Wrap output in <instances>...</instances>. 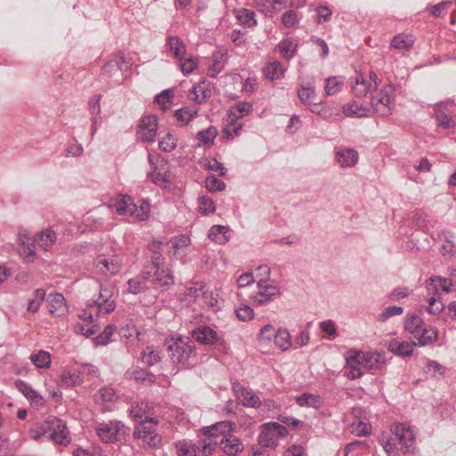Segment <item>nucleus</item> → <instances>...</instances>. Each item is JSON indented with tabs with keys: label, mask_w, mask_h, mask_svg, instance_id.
<instances>
[{
	"label": "nucleus",
	"mask_w": 456,
	"mask_h": 456,
	"mask_svg": "<svg viewBox=\"0 0 456 456\" xmlns=\"http://www.w3.org/2000/svg\"><path fill=\"white\" fill-rule=\"evenodd\" d=\"M29 434L34 440L46 436L49 440L61 445H68L71 441L66 423L53 416L48 417L43 422L36 423L31 428Z\"/></svg>",
	"instance_id": "1"
},
{
	"label": "nucleus",
	"mask_w": 456,
	"mask_h": 456,
	"mask_svg": "<svg viewBox=\"0 0 456 456\" xmlns=\"http://www.w3.org/2000/svg\"><path fill=\"white\" fill-rule=\"evenodd\" d=\"M415 444L412 429L404 424H396L392 428L391 436L382 440V445L387 456H399L398 452H409Z\"/></svg>",
	"instance_id": "2"
},
{
	"label": "nucleus",
	"mask_w": 456,
	"mask_h": 456,
	"mask_svg": "<svg viewBox=\"0 0 456 456\" xmlns=\"http://www.w3.org/2000/svg\"><path fill=\"white\" fill-rule=\"evenodd\" d=\"M142 279L147 281L155 290L166 291L174 283L170 269L165 266L159 256H154L151 264L142 272Z\"/></svg>",
	"instance_id": "3"
},
{
	"label": "nucleus",
	"mask_w": 456,
	"mask_h": 456,
	"mask_svg": "<svg viewBox=\"0 0 456 456\" xmlns=\"http://www.w3.org/2000/svg\"><path fill=\"white\" fill-rule=\"evenodd\" d=\"M167 352L173 362L190 366L196 359V347L194 342L189 338L177 337L167 340Z\"/></svg>",
	"instance_id": "4"
},
{
	"label": "nucleus",
	"mask_w": 456,
	"mask_h": 456,
	"mask_svg": "<svg viewBox=\"0 0 456 456\" xmlns=\"http://www.w3.org/2000/svg\"><path fill=\"white\" fill-rule=\"evenodd\" d=\"M404 328L412 336L414 345L425 346L433 344L437 339V330L430 325H426L423 320L416 314L406 317Z\"/></svg>",
	"instance_id": "5"
},
{
	"label": "nucleus",
	"mask_w": 456,
	"mask_h": 456,
	"mask_svg": "<svg viewBox=\"0 0 456 456\" xmlns=\"http://www.w3.org/2000/svg\"><path fill=\"white\" fill-rule=\"evenodd\" d=\"M110 207L120 216H133L140 221L147 219L150 213V204L148 202L142 201L137 206L129 195H118L116 199L110 200Z\"/></svg>",
	"instance_id": "6"
},
{
	"label": "nucleus",
	"mask_w": 456,
	"mask_h": 456,
	"mask_svg": "<svg viewBox=\"0 0 456 456\" xmlns=\"http://www.w3.org/2000/svg\"><path fill=\"white\" fill-rule=\"evenodd\" d=\"M95 431L99 439L104 444H114L126 440L130 428L119 420L99 423Z\"/></svg>",
	"instance_id": "7"
},
{
	"label": "nucleus",
	"mask_w": 456,
	"mask_h": 456,
	"mask_svg": "<svg viewBox=\"0 0 456 456\" xmlns=\"http://www.w3.org/2000/svg\"><path fill=\"white\" fill-rule=\"evenodd\" d=\"M287 428L276 422H268L261 427L258 444L262 447H276L280 438L286 436Z\"/></svg>",
	"instance_id": "8"
},
{
	"label": "nucleus",
	"mask_w": 456,
	"mask_h": 456,
	"mask_svg": "<svg viewBox=\"0 0 456 456\" xmlns=\"http://www.w3.org/2000/svg\"><path fill=\"white\" fill-rule=\"evenodd\" d=\"M155 422H139L134 430V437L141 440L142 445L148 448H156L161 443V436L156 432Z\"/></svg>",
	"instance_id": "9"
},
{
	"label": "nucleus",
	"mask_w": 456,
	"mask_h": 456,
	"mask_svg": "<svg viewBox=\"0 0 456 456\" xmlns=\"http://www.w3.org/2000/svg\"><path fill=\"white\" fill-rule=\"evenodd\" d=\"M395 92L392 83L386 85L379 93L372 94L370 98L371 108L381 116H387L391 113L393 103L391 94Z\"/></svg>",
	"instance_id": "10"
},
{
	"label": "nucleus",
	"mask_w": 456,
	"mask_h": 456,
	"mask_svg": "<svg viewBox=\"0 0 456 456\" xmlns=\"http://www.w3.org/2000/svg\"><path fill=\"white\" fill-rule=\"evenodd\" d=\"M235 428V423L228 420L219 421L211 426L203 427L201 428V433L204 437L200 439L199 441L209 444H216V447H221V439L217 437V435L215 433V429H220L221 434L224 431H233Z\"/></svg>",
	"instance_id": "11"
},
{
	"label": "nucleus",
	"mask_w": 456,
	"mask_h": 456,
	"mask_svg": "<svg viewBox=\"0 0 456 456\" xmlns=\"http://www.w3.org/2000/svg\"><path fill=\"white\" fill-rule=\"evenodd\" d=\"M158 130V119L155 115L142 117L136 133L137 139L142 142H153Z\"/></svg>",
	"instance_id": "12"
},
{
	"label": "nucleus",
	"mask_w": 456,
	"mask_h": 456,
	"mask_svg": "<svg viewBox=\"0 0 456 456\" xmlns=\"http://www.w3.org/2000/svg\"><path fill=\"white\" fill-rule=\"evenodd\" d=\"M112 286H101L99 297L96 300H89L88 307L97 306L100 313L110 314L116 308V304L110 298L113 296Z\"/></svg>",
	"instance_id": "13"
},
{
	"label": "nucleus",
	"mask_w": 456,
	"mask_h": 456,
	"mask_svg": "<svg viewBox=\"0 0 456 456\" xmlns=\"http://www.w3.org/2000/svg\"><path fill=\"white\" fill-rule=\"evenodd\" d=\"M97 270L102 274L115 275L122 267V259L117 255H100L95 260Z\"/></svg>",
	"instance_id": "14"
},
{
	"label": "nucleus",
	"mask_w": 456,
	"mask_h": 456,
	"mask_svg": "<svg viewBox=\"0 0 456 456\" xmlns=\"http://www.w3.org/2000/svg\"><path fill=\"white\" fill-rule=\"evenodd\" d=\"M258 292H256L252 299L258 305H265L281 293L280 287L275 284L269 283L266 280L261 279L257 282Z\"/></svg>",
	"instance_id": "15"
},
{
	"label": "nucleus",
	"mask_w": 456,
	"mask_h": 456,
	"mask_svg": "<svg viewBox=\"0 0 456 456\" xmlns=\"http://www.w3.org/2000/svg\"><path fill=\"white\" fill-rule=\"evenodd\" d=\"M191 338L202 345L223 346L224 340L208 326H200L191 331Z\"/></svg>",
	"instance_id": "16"
},
{
	"label": "nucleus",
	"mask_w": 456,
	"mask_h": 456,
	"mask_svg": "<svg viewBox=\"0 0 456 456\" xmlns=\"http://www.w3.org/2000/svg\"><path fill=\"white\" fill-rule=\"evenodd\" d=\"M232 389L237 399L246 407L259 408L261 400L258 395H255L251 390L244 387L240 383H234Z\"/></svg>",
	"instance_id": "17"
},
{
	"label": "nucleus",
	"mask_w": 456,
	"mask_h": 456,
	"mask_svg": "<svg viewBox=\"0 0 456 456\" xmlns=\"http://www.w3.org/2000/svg\"><path fill=\"white\" fill-rule=\"evenodd\" d=\"M382 357L377 353L354 352L352 361L367 370H376L381 364Z\"/></svg>",
	"instance_id": "18"
},
{
	"label": "nucleus",
	"mask_w": 456,
	"mask_h": 456,
	"mask_svg": "<svg viewBox=\"0 0 456 456\" xmlns=\"http://www.w3.org/2000/svg\"><path fill=\"white\" fill-rule=\"evenodd\" d=\"M152 407L148 403L142 402L132 405L130 408V416L135 420L141 419L140 422H155L159 424V419L152 416Z\"/></svg>",
	"instance_id": "19"
},
{
	"label": "nucleus",
	"mask_w": 456,
	"mask_h": 456,
	"mask_svg": "<svg viewBox=\"0 0 456 456\" xmlns=\"http://www.w3.org/2000/svg\"><path fill=\"white\" fill-rule=\"evenodd\" d=\"M386 346L387 350L394 354L407 357L412 354L413 346L415 345L413 342L410 343L408 341H401L398 338H392L387 342Z\"/></svg>",
	"instance_id": "20"
},
{
	"label": "nucleus",
	"mask_w": 456,
	"mask_h": 456,
	"mask_svg": "<svg viewBox=\"0 0 456 456\" xmlns=\"http://www.w3.org/2000/svg\"><path fill=\"white\" fill-rule=\"evenodd\" d=\"M297 95L303 104H313V108H311L313 112L317 110L318 106L316 103H314L315 98V87L314 79L307 82L306 84L301 85L300 88L298 89Z\"/></svg>",
	"instance_id": "21"
},
{
	"label": "nucleus",
	"mask_w": 456,
	"mask_h": 456,
	"mask_svg": "<svg viewBox=\"0 0 456 456\" xmlns=\"http://www.w3.org/2000/svg\"><path fill=\"white\" fill-rule=\"evenodd\" d=\"M49 312L55 316L64 315L68 307L64 297L60 293L49 294L47 297Z\"/></svg>",
	"instance_id": "22"
},
{
	"label": "nucleus",
	"mask_w": 456,
	"mask_h": 456,
	"mask_svg": "<svg viewBox=\"0 0 456 456\" xmlns=\"http://www.w3.org/2000/svg\"><path fill=\"white\" fill-rule=\"evenodd\" d=\"M243 448L244 446L241 441L231 433L221 440L222 451L230 456L237 455L243 451Z\"/></svg>",
	"instance_id": "23"
},
{
	"label": "nucleus",
	"mask_w": 456,
	"mask_h": 456,
	"mask_svg": "<svg viewBox=\"0 0 456 456\" xmlns=\"http://www.w3.org/2000/svg\"><path fill=\"white\" fill-rule=\"evenodd\" d=\"M16 388L21 392L24 396L36 406H41L44 404V398L38 395L28 384L24 381L19 380L15 384Z\"/></svg>",
	"instance_id": "24"
},
{
	"label": "nucleus",
	"mask_w": 456,
	"mask_h": 456,
	"mask_svg": "<svg viewBox=\"0 0 456 456\" xmlns=\"http://www.w3.org/2000/svg\"><path fill=\"white\" fill-rule=\"evenodd\" d=\"M336 160L341 167H352L358 162V153L354 149H344L336 153Z\"/></svg>",
	"instance_id": "25"
},
{
	"label": "nucleus",
	"mask_w": 456,
	"mask_h": 456,
	"mask_svg": "<svg viewBox=\"0 0 456 456\" xmlns=\"http://www.w3.org/2000/svg\"><path fill=\"white\" fill-rule=\"evenodd\" d=\"M167 45L170 53L179 61H182L186 53V46L178 37H169Z\"/></svg>",
	"instance_id": "26"
},
{
	"label": "nucleus",
	"mask_w": 456,
	"mask_h": 456,
	"mask_svg": "<svg viewBox=\"0 0 456 456\" xmlns=\"http://www.w3.org/2000/svg\"><path fill=\"white\" fill-rule=\"evenodd\" d=\"M372 90L370 83L361 73L356 77L352 86V92L356 97H364Z\"/></svg>",
	"instance_id": "27"
},
{
	"label": "nucleus",
	"mask_w": 456,
	"mask_h": 456,
	"mask_svg": "<svg viewBox=\"0 0 456 456\" xmlns=\"http://www.w3.org/2000/svg\"><path fill=\"white\" fill-rule=\"evenodd\" d=\"M297 404L300 407H312L318 409L322 406V398L318 395L304 393L295 397Z\"/></svg>",
	"instance_id": "28"
},
{
	"label": "nucleus",
	"mask_w": 456,
	"mask_h": 456,
	"mask_svg": "<svg viewBox=\"0 0 456 456\" xmlns=\"http://www.w3.org/2000/svg\"><path fill=\"white\" fill-rule=\"evenodd\" d=\"M427 287L430 289V287H434V289L437 291L440 289L443 292L449 293L452 290L454 287V282L452 279L444 278L441 276L431 277L427 281Z\"/></svg>",
	"instance_id": "29"
},
{
	"label": "nucleus",
	"mask_w": 456,
	"mask_h": 456,
	"mask_svg": "<svg viewBox=\"0 0 456 456\" xmlns=\"http://www.w3.org/2000/svg\"><path fill=\"white\" fill-rule=\"evenodd\" d=\"M178 456H198L200 446L188 440L178 441L175 444Z\"/></svg>",
	"instance_id": "30"
},
{
	"label": "nucleus",
	"mask_w": 456,
	"mask_h": 456,
	"mask_svg": "<svg viewBox=\"0 0 456 456\" xmlns=\"http://www.w3.org/2000/svg\"><path fill=\"white\" fill-rule=\"evenodd\" d=\"M56 239L57 235L55 232L47 229L37 234V238L35 239V242L39 248H43L44 250H47L55 242Z\"/></svg>",
	"instance_id": "31"
},
{
	"label": "nucleus",
	"mask_w": 456,
	"mask_h": 456,
	"mask_svg": "<svg viewBox=\"0 0 456 456\" xmlns=\"http://www.w3.org/2000/svg\"><path fill=\"white\" fill-rule=\"evenodd\" d=\"M229 229L224 225H213L208 232V238L219 244H225L230 237Z\"/></svg>",
	"instance_id": "32"
},
{
	"label": "nucleus",
	"mask_w": 456,
	"mask_h": 456,
	"mask_svg": "<svg viewBox=\"0 0 456 456\" xmlns=\"http://www.w3.org/2000/svg\"><path fill=\"white\" fill-rule=\"evenodd\" d=\"M371 110L357 103L346 104L343 107V113L347 117L365 118L369 117Z\"/></svg>",
	"instance_id": "33"
},
{
	"label": "nucleus",
	"mask_w": 456,
	"mask_h": 456,
	"mask_svg": "<svg viewBox=\"0 0 456 456\" xmlns=\"http://www.w3.org/2000/svg\"><path fill=\"white\" fill-rule=\"evenodd\" d=\"M253 110V106L250 102H240L230 108L228 111L229 117H232L236 119H240Z\"/></svg>",
	"instance_id": "34"
},
{
	"label": "nucleus",
	"mask_w": 456,
	"mask_h": 456,
	"mask_svg": "<svg viewBox=\"0 0 456 456\" xmlns=\"http://www.w3.org/2000/svg\"><path fill=\"white\" fill-rule=\"evenodd\" d=\"M273 342L276 346L282 351L289 349L292 342L289 330L286 329H279L275 333Z\"/></svg>",
	"instance_id": "35"
},
{
	"label": "nucleus",
	"mask_w": 456,
	"mask_h": 456,
	"mask_svg": "<svg viewBox=\"0 0 456 456\" xmlns=\"http://www.w3.org/2000/svg\"><path fill=\"white\" fill-rule=\"evenodd\" d=\"M218 132L215 126H209L208 128L200 131L197 134V139L199 140V145H203L207 147H210L214 144V140L216 139Z\"/></svg>",
	"instance_id": "36"
},
{
	"label": "nucleus",
	"mask_w": 456,
	"mask_h": 456,
	"mask_svg": "<svg viewBox=\"0 0 456 456\" xmlns=\"http://www.w3.org/2000/svg\"><path fill=\"white\" fill-rule=\"evenodd\" d=\"M285 69L279 61H273L264 68V73L269 80L280 79L283 77Z\"/></svg>",
	"instance_id": "37"
},
{
	"label": "nucleus",
	"mask_w": 456,
	"mask_h": 456,
	"mask_svg": "<svg viewBox=\"0 0 456 456\" xmlns=\"http://www.w3.org/2000/svg\"><path fill=\"white\" fill-rule=\"evenodd\" d=\"M204 289H206V286L202 282L199 281L191 283L185 289V299L189 302L200 300L201 295H204Z\"/></svg>",
	"instance_id": "38"
},
{
	"label": "nucleus",
	"mask_w": 456,
	"mask_h": 456,
	"mask_svg": "<svg viewBox=\"0 0 456 456\" xmlns=\"http://www.w3.org/2000/svg\"><path fill=\"white\" fill-rule=\"evenodd\" d=\"M83 382V379H81V374L78 371H64L61 376V379L59 381V386L61 387H69L72 386L78 385Z\"/></svg>",
	"instance_id": "39"
},
{
	"label": "nucleus",
	"mask_w": 456,
	"mask_h": 456,
	"mask_svg": "<svg viewBox=\"0 0 456 456\" xmlns=\"http://www.w3.org/2000/svg\"><path fill=\"white\" fill-rule=\"evenodd\" d=\"M31 362L39 369L49 368L51 365V354L50 353L40 350L38 353L31 354L29 356Z\"/></svg>",
	"instance_id": "40"
},
{
	"label": "nucleus",
	"mask_w": 456,
	"mask_h": 456,
	"mask_svg": "<svg viewBox=\"0 0 456 456\" xmlns=\"http://www.w3.org/2000/svg\"><path fill=\"white\" fill-rule=\"evenodd\" d=\"M238 21L244 26L253 27L256 24L255 12L251 10L241 8L235 11Z\"/></svg>",
	"instance_id": "41"
},
{
	"label": "nucleus",
	"mask_w": 456,
	"mask_h": 456,
	"mask_svg": "<svg viewBox=\"0 0 456 456\" xmlns=\"http://www.w3.org/2000/svg\"><path fill=\"white\" fill-rule=\"evenodd\" d=\"M279 51L286 60H290L295 55L297 50L296 41L292 38L282 40L278 45Z\"/></svg>",
	"instance_id": "42"
},
{
	"label": "nucleus",
	"mask_w": 456,
	"mask_h": 456,
	"mask_svg": "<svg viewBox=\"0 0 456 456\" xmlns=\"http://www.w3.org/2000/svg\"><path fill=\"white\" fill-rule=\"evenodd\" d=\"M198 114L197 109L182 108L177 110L175 113V117L180 126L187 125L194 117Z\"/></svg>",
	"instance_id": "43"
},
{
	"label": "nucleus",
	"mask_w": 456,
	"mask_h": 456,
	"mask_svg": "<svg viewBox=\"0 0 456 456\" xmlns=\"http://www.w3.org/2000/svg\"><path fill=\"white\" fill-rule=\"evenodd\" d=\"M413 43L414 39L412 36L399 34L393 38L391 45L395 49L403 50L411 48Z\"/></svg>",
	"instance_id": "44"
},
{
	"label": "nucleus",
	"mask_w": 456,
	"mask_h": 456,
	"mask_svg": "<svg viewBox=\"0 0 456 456\" xmlns=\"http://www.w3.org/2000/svg\"><path fill=\"white\" fill-rule=\"evenodd\" d=\"M142 360L147 365H154L161 360L160 353L153 346H147L142 352Z\"/></svg>",
	"instance_id": "45"
},
{
	"label": "nucleus",
	"mask_w": 456,
	"mask_h": 456,
	"mask_svg": "<svg viewBox=\"0 0 456 456\" xmlns=\"http://www.w3.org/2000/svg\"><path fill=\"white\" fill-rule=\"evenodd\" d=\"M191 242V240L186 235H180L173 238L169 244L171 248L174 249V256L176 254H179L180 252H183V249H185Z\"/></svg>",
	"instance_id": "46"
},
{
	"label": "nucleus",
	"mask_w": 456,
	"mask_h": 456,
	"mask_svg": "<svg viewBox=\"0 0 456 456\" xmlns=\"http://www.w3.org/2000/svg\"><path fill=\"white\" fill-rule=\"evenodd\" d=\"M124 63L125 59L123 56H116L104 65L103 71L109 76H113L116 72L122 69Z\"/></svg>",
	"instance_id": "47"
},
{
	"label": "nucleus",
	"mask_w": 456,
	"mask_h": 456,
	"mask_svg": "<svg viewBox=\"0 0 456 456\" xmlns=\"http://www.w3.org/2000/svg\"><path fill=\"white\" fill-rule=\"evenodd\" d=\"M239 119H236L232 117H229L228 123L226 124L224 132L226 134L227 138L232 139L235 135H237L242 128V123L238 122Z\"/></svg>",
	"instance_id": "48"
},
{
	"label": "nucleus",
	"mask_w": 456,
	"mask_h": 456,
	"mask_svg": "<svg viewBox=\"0 0 456 456\" xmlns=\"http://www.w3.org/2000/svg\"><path fill=\"white\" fill-rule=\"evenodd\" d=\"M45 290L42 289H36L34 292V297L28 302V311L32 313L37 312L42 302L45 300Z\"/></svg>",
	"instance_id": "49"
},
{
	"label": "nucleus",
	"mask_w": 456,
	"mask_h": 456,
	"mask_svg": "<svg viewBox=\"0 0 456 456\" xmlns=\"http://www.w3.org/2000/svg\"><path fill=\"white\" fill-rule=\"evenodd\" d=\"M343 82L338 77L327 78L325 85V93L327 95H333L338 93L342 88Z\"/></svg>",
	"instance_id": "50"
},
{
	"label": "nucleus",
	"mask_w": 456,
	"mask_h": 456,
	"mask_svg": "<svg viewBox=\"0 0 456 456\" xmlns=\"http://www.w3.org/2000/svg\"><path fill=\"white\" fill-rule=\"evenodd\" d=\"M177 145V139L167 133L159 142V147L161 151L165 152L172 151Z\"/></svg>",
	"instance_id": "51"
},
{
	"label": "nucleus",
	"mask_w": 456,
	"mask_h": 456,
	"mask_svg": "<svg viewBox=\"0 0 456 456\" xmlns=\"http://www.w3.org/2000/svg\"><path fill=\"white\" fill-rule=\"evenodd\" d=\"M199 204V211L203 215H209L216 211L214 201L207 196L200 197Z\"/></svg>",
	"instance_id": "52"
},
{
	"label": "nucleus",
	"mask_w": 456,
	"mask_h": 456,
	"mask_svg": "<svg viewBox=\"0 0 456 456\" xmlns=\"http://www.w3.org/2000/svg\"><path fill=\"white\" fill-rule=\"evenodd\" d=\"M436 118L437 120V123L440 126L443 128H451L454 127L456 126V121L453 118L447 116L444 112H441L438 110V107H436Z\"/></svg>",
	"instance_id": "53"
},
{
	"label": "nucleus",
	"mask_w": 456,
	"mask_h": 456,
	"mask_svg": "<svg viewBox=\"0 0 456 456\" xmlns=\"http://www.w3.org/2000/svg\"><path fill=\"white\" fill-rule=\"evenodd\" d=\"M192 100L197 103H202L206 102L211 95V92L206 89L203 86L199 85L192 89Z\"/></svg>",
	"instance_id": "54"
},
{
	"label": "nucleus",
	"mask_w": 456,
	"mask_h": 456,
	"mask_svg": "<svg viewBox=\"0 0 456 456\" xmlns=\"http://www.w3.org/2000/svg\"><path fill=\"white\" fill-rule=\"evenodd\" d=\"M199 61L197 58H183L180 61V69L183 75L187 76L191 74L198 67Z\"/></svg>",
	"instance_id": "55"
},
{
	"label": "nucleus",
	"mask_w": 456,
	"mask_h": 456,
	"mask_svg": "<svg viewBox=\"0 0 456 456\" xmlns=\"http://www.w3.org/2000/svg\"><path fill=\"white\" fill-rule=\"evenodd\" d=\"M359 366H361V365L356 364L354 362H353L352 355H349L347 357L346 367L347 370L346 377L350 379H356L362 377V372Z\"/></svg>",
	"instance_id": "56"
},
{
	"label": "nucleus",
	"mask_w": 456,
	"mask_h": 456,
	"mask_svg": "<svg viewBox=\"0 0 456 456\" xmlns=\"http://www.w3.org/2000/svg\"><path fill=\"white\" fill-rule=\"evenodd\" d=\"M276 331L273 325H265L258 334L259 341L265 344L270 343L273 338L274 339Z\"/></svg>",
	"instance_id": "57"
},
{
	"label": "nucleus",
	"mask_w": 456,
	"mask_h": 456,
	"mask_svg": "<svg viewBox=\"0 0 456 456\" xmlns=\"http://www.w3.org/2000/svg\"><path fill=\"white\" fill-rule=\"evenodd\" d=\"M116 327L114 325H108L104 330L95 338V344L98 346H105L110 342V337L113 335Z\"/></svg>",
	"instance_id": "58"
},
{
	"label": "nucleus",
	"mask_w": 456,
	"mask_h": 456,
	"mask_svg": "<svg viewBox=\"0 0 456 456\" xmlns=\"http://www.w3.org/2000/svg\"><path fill=\"white\" fill-rule=\"evenodd\" d=\"M206 187L208 191L213 192L221 191L224 190L225 183L215 175H209L206 179Z\"/></svg>",
	"instance_id": "59"
},
{
	"label": "nucleus",
	"mask_w": 456,
	"mask_h": 456,
	"mask_svg": "<svg viewBox=\"0 0 456 456\" xmlns=\"http://www.w3.org/2000/svg\"><path fill=\"white\" fill-rule=\"evenodd\" d=\"M147 281L143 280L142 281L140 278H134L130 279L127 281V291L129 293L137 294L140 293L142 290H143L146 286Z\"/></svg>",
	"instance_id": "60"
},
{
	"label": "nucleus",
	"mask_w": 456,
	"mask_h": 456,
	"mask_svg": "<svg viewBox=\"0 0 456 456\" xmlns=\"http://www.w3.org/2000/svg\"><path fill=\"white\" fill-rule=\"evenodd\" d=\"M155 102L160 106L162 110H166L171 105V91L164 90L155 97Z\"/></svg>",
	"instance_id": "61"
},
{
	"label": "nucleus",
	"mask_w": 456,
	"mask_h": 456,
	"mask_svg": "<svg viewBox=\"0 0 456 456\" xmlns=\"http://www.w3.org/2000/svg\"><path fill=\"white\" fill-rule=\"evenodd\" d=\"M444 308V305L439 297H431L428 299V312L431 314H437Z\"/></svg>",
	"instance_id": "62"
},
{
	"label": "nucleus",
	"mask_w": 456,
	"mask_h": 456,
	"mask_svg": "<svg viewBox=\"0 0 456 456\" xmlns=\"http://www.w3.org/2000/svg\"><path fill=\"white\" fill-rule=\"evenodd\" d=\"M424 371L436 377V374L442 376L444 374V367L438 362L428 360L424 367Z\"/></svg>",
	"instance_id": "63"
},
{
	"label": "nucleus",
	"mask_w": 456,
	"mask_h": 456,
	"mask_svg": "<svg viewBox=\"0 0 456 456\" xmlns=\"http://www.w3.org/2000/svg\"><path fill=\"white\" fill-rule=\"evenodd\" d=\"M352 433L358 436H367L370 433V426L363 421H357L352 424Z\"/></svg>",
	"instance_id": "64"
}]
</instances>
